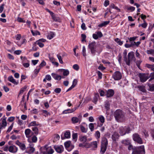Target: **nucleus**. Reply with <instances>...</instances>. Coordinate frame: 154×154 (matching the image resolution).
<instances>
[{"label": "nucleus", "mask_w": 154, "mask_h": 154, "mask_svg": "<svg viewBox=\"0 0 154 154\" xmlns=\"http://www.w3.org/2000/svg\"><path fill=\"white\" fill-rule=\"evenodd\" d=\"M116 119L118 122H122L124 120V113L120 109L116 110L114 113Z\"/></svg>", "instance_id": "obj_1"}, {"label": "nucleus", "mask_w": 154, "mask_h": 154, "mask_svg": "<svg viewBox=\"0 0 154 154\" xmlns=\"http://www.w3.org/2000/svg\"><path fill=\"white\" fill-rule=\"evenodd\" d=\"M133 149L132 154H144L145 151L143 145L135 147Z\"/></svg>", "instance_id": "obj_2"}, {"label": "nucleus", "mask_w": 154, "mask_h": 154, "mask_svg": "<svg viewBox=\"0 0 154 154\" xmlns=\"http://www.w3.org/2000/svg\"><path fill=\"white\" fill-rule=\"evenodd\" d=\"M108 144V141L106 138H103L102 139L101 142V148L100 152L103 154L106 151Z\"/></svg>", "instance_id": "obj_3"}, {"label": "nucleus", "mask_w": 154, "mask_h": 154, "mask_svg": "<svg viewBox=\"0 0 154 154\" xmlns=\"http://www.w3.org/2000/svg\"><path fill=\"white\" fill-rule=\"evenodd\" d=\"M130 131V129L129 127H121L119 128V132L121 136H123L126 133H129Z\"/></svg>", "instance_id": "obj_4"}, {"label": "nucleus", "mask_w": 154, "mask_h": 154, "mask_svg": "<svg viewBox=\"0 0 154 154\" xmlns=\"http://www.w3.org/2000/svg\"><path fill=\"white\" fill-rule=\"evenodd\" d=\"M88 47L91 51V54L93 55L95 54L96 52H97V46L95 42L90 43L88 45Z\"/></svg>", "instance_id": "obj_5"}, {"label": "nucleus", "mask_w": 154, "mask_h": 154, "mask_svg": "<svg viewBox=\"0 0 154 154\" xmlns=\"http://www.w3.org/2000/svg\"><path fill=\"white\" fill-rule=\"evenodd\" d=\"M128 60H127L125 62L127 65H130V62L132 61L135 60L134 54L133 52H130L128 53Z\"/></svg>", "instance_id": "obj_6"}, {"label": "nucleus", "mask_w": 154, "mask_h": 154, "mask_svg": "<svg viewBox=\"0 0 154 154\" xmlns=\"http://www.w3.org/2000/svg\"><path fill=\"white\" fill-rule=\"evenodd\" d=\"M37 137L35 135L32 137V139H28L27 141L29 143V147H33L34 145L33 143H36L37 141Z\"/></svg>", "instance_id": "obj_7"}, {"label": "nucleus", "mask_w": 154, "mask_h": 154, "mask_svg": "<svg viewBox=\"0 0 154 154\" xmlns=\"http://www.w3.org/2000/svg\"><path fill=\"white\" fill-rule=\"evenodd\" d=\"M7 118L5 116L1 119L0 121L2 122H0V129L5 128L7 125V122L6 121Z\"/></svg>", "instance_id": "obj_8"}, {"label": "nucleus", "mask_w": 154, "mask_h": 154, "mask_svg": "<svg viewBox=\"0 0 154 154\" xmlns=\"http://www.w3.org/2000/svg\"><path fill=\"white\" fill-rule=\"evenodd\" d=\"M133 138L135 141L137 142L138 143L140 144L143 143L142 140L138 134L135 133L133 134Z\"/></svg>", "instance_id": "obj_9"}, {"label": "nucleus", "mask_w": 154, "mask_h": 154, "mask_svg": "<svg viewBox=\"0 0 154 154\" xmlns=\"http://www.w3.org/2000/svg\"><path fill=\"white\" fill-rule=\"evenodd\" d=\"M139 77L140 79V81L143 82H144L148 79L149 76L148 75L143 73H140L139 75Z\"/></svg>", "instance_id": "obj_10"}, {"label": "nucleus", "mask_w": 154, "mask_h": 154, "mask_svg": "<svg viewBox=\"0 0 154 154\" xmlns=\"http://www.w3.org/2000/svg\"><path fill=\"white\" fill-rule=\"evenodd\" d=\"M82 116L81 115H79L78 117H73L71 119L72 122L73 124H75L78 123H80L81 122Z\"/></svg>", "instance_id": "obj_11"}, {"label": "nucleus", "mask_w": 154, "mask_h": 154, "mask_svg": "<svg viewBox=\"0 0 154 154\" xmlns=\"http://www.w3.org/2000/svg\"><path fill=\"white\" fill-rule=\"evenodd\" d=\"M122 75L119 71H117L114 72L112 75V77L115 80H119L121 79Z\"/></svg>", "instance_id": "obj_12"}, {"label": "nucleus", "mask_w": 154, "mask_h": 154, "mask_svg": "<svg viewBox=\"0 0 154 154\" xmlns=\"http://www.w3.org/2000/svg\"><path fill=\"white\" fill-rule=\"evenodd\" d=\"M25 133L26 136L28 139H32V136L33 135V133L29 129H26L25 130Z\"/></svg>", "instance_id": "obj_13"}, {"label": "nucleus", "mask_w": 154, "mask_h": 154, "mask_svg": "<svg viewBox=\"0 0 154 154\" xmlns=\"http://www.w3.org/2000/svg\"><path fill=\"white\" fill-rule=\"evenodd\" d=\"M54 147L56 152L59 153H61L64 150V147L61 145L54 146Z\"/></svg>", "instance_id": "obj_14"}, {"label": "nucleus", "mask_w": 154, "mask_h": 154, "mask_svg": "<svg viewBox=\"0 0 154 154\" xmlns=\"http://www.w3.org/2000/svg\"><path fill=\"white\" fill-rule=\"evenodd\" d=\"M93 37L95 39H97L99 38H101L103 36V34L100 31H98L93 34Z\"/></svg>", "instance_id": "obj_15"}, {"label": "nucleus", "mask_w": 154, "mask_h": 154, "mask_svg": "<svg viewBox=\"0 0 154 154\" xmlns=\"http://www.w3.org/2000/svg\"><path fill=\"white\" fill-rule=\"evenodd\" d=\"M17 148L14 145H12L9 147V151L13 153H16L17 152Z\"/></svg>", "instance_id": "obj_16"}, {"label": "nucleus", "mask_w": 154, "mask_h": 154, "mask_svg": "<svg viewBox=\"0 0 154 154\" xmlns=\"http://www.w3.org/2000/svg\"><path fill=\"white\" fill-rule=\"evenodd\" d=\"M15 143L17 145H18L23 150H24L26 149L25 144L20 142L18 140L17 141L15 142Z\"/></svg>", "instance_id": "obj_17"}, {"label": "nucleus", "mask_w": 154, "mask_h": 154, "mask_svg": "<svg viewBox=\"0 0 154 154\" xmlns=\"http://www.w3.org/2000/svg\"><path fill=\"white\" fill-rule=\"evenodd\" d=\"M114 94V91L112 89H109L107 91L106 96L107 97H112Z\"/></svg>", "instance_id": "obj_18"}, {"label": "nucleus", "mask_w": 154, "mask_h": 154, "mask_svg": "<svg viewBox=\"0 0 154 154\" xmlns=\"http://www.w3.org/2000/svg\"><path fill=\"white\" fill-rule=\"evenodd\" d=\"M35 151V149L32 147H27L26 149V152L28 154L33 153Z\"/></svg>", "instance_id": "obj_19"}, {"label": "nucleus", "mask_w": 154, "mask_h": 154, "mask_svg": "<svg viewBox=\"0 0 154 154\" xmlns=\"http://www.w3.org/2000/svg\"><path fill=\"white\" fill-rule=\"evenodd\" d=\"M8 79L9 81L16 85H17L19 82L18 81H16L13 77L11 75L9 76L8 77Z\"/></svg>", "instance_id": "obj_20"}, {"label": "nucleus", "mask_w": 154, "mask_h": 154, "mask_svg": "<svg viewBox=\"0 0 154 154\" xmlns=\"http://www.w3.org/2000/svg\"><path fill=\"white\" fill-rule=\"evenodd\" d=\"M51 75L52 77L55 79L56 80H60L62 78V77L61 75H58L54 73H52Z\"/></svg>", "instance_id": "obj_21"}, {"label": "nucleus", "mask_w": 154, "mask_h": 154, "mask_svg": "<svg viewBox=\"0 0 154 154\" xmlns=\"http://www.w3.org/2000/svg\"><path fill=\"white\" fill-rule=\"evenodd\" d=\"M98 119L101 123V124H100V126H102L105 122V118L103 116L100 115L98 117Z\"/></svg>", "instance_id": "obj_22"}, {"label": "nucleus", "mask_w": 154, "mask_h": 154, "mask_svg": "<svg viewBox=\"0 0 154 154\" xmlns=\"http://www.w3.org/2000/svg\"><path fill=\"white\" fill-rule=\"evenodd\" d=\"M119 135L116 132H115L112 135V139L114 141L116 140L119 138Z\"/></svg>", "instance_id": "obj_23"}, {"label": "nucleus", "mask_w": 154, "mask_h": 154, "mask_svg": "<svg viewBox=\"0 0 154 154\" xmlns=\"http://www.w3.org/2000/svg\"><path fill=\"white\" fill-rule=\"evenodd\" d=\"M64 146L66 149L69 148L70 146H72V145L71 144V142L70 141H68L65 142L64 143Z\"/></svg>", "instance_id": "obj_24"}, {"label": "nucleus", "mask_w": 154, "mask_h": 154, "mask_svg": "<svg viewBox=\"0 0 154 154\" xmlns=\"http://www.w3.org/2000/svg\"><path fill=\"white\" fill-rule=\"evenodd\" d=\"M146 66L151 69L152 71H154V64L151 65L149 64H146Z\"/></svg>", "instance_id": "obj_25"}, {"label": "nucleus", "mask_w": 154, "mask_h": 154, "mask_svg": "<svg viewBox=\"0 0 154 154\" xmlns=\"http://www.w3.org/2000/svg\"><path fill=\"white\" fill-rule=\"evenodd\" d=\"M99 97V95L98 94H95L94 97L93 101L95 104L96 103L97 101L98 98Z\"/></svg>", "instance_id": "obj_26"}, {"label": "nucleus", "mask_w": 154, "mask_h": 154, "mask_svg": "<svg viewBox=\"0 0 154 154\" xmlns=\"http://www.w3.org/2000/svg\"><path fill=\"white\" fill-rule=\"evenodd\" d=\"M55 35V33L53 32H51L48 35L47 38L49 40L52 39Z\"/></svg>", "instance_id": "obj_27"}, {"label": "nucleus", "mask_w": 154, "mask_h": 154, "mask_svg": "<svg viewBox=\"0 0 154 154\" xmlns=\"http://www.w3.org/2000/svg\"><path fill=\"white\" fill-rule=\"evenodd\" d=\"M47 152L48 154H52L54 152V151L51 147H49L47 149Z\"/></svg>", "instance_id": "obj_28"}, {"label": "nucleus", "mask_w": 154, "mask_h": 154, "mask_svg": "<svg viewBox=\"0 0 154 154\" xmlns=\"http://www.w3.org/2000/svg\"><path fill=\"white\" fill-rule=\"evenodd\" d=\"M81 141L85 142L87 140V136H81L79 137Z\"/></svg>", "instance_id": "obj_29"}, {"label": "nucleus", "mask_w": 154, "mask_h": 154, "mask_svg": "<svg viewBox=\"0 0 154 154\" xmlns=\"http://www.w3.org/2000/svg\"><path fill=\"white\" fill-rule=\"evenodd\" d=\"M61 70L63 72V75L64 76H67L69 74V71L68 69H62Z\"/></svg>", "instance_id": "obj_30"}, {"label": "nucleus", "mask_w": 154, "mask_h": 154, "mask_svg": "<svg viewBox=\"0 0 154 154\" xmlns=\"http://www.w3.org/2000/svg\"><path fill=\"white\" fill-rule=\"evenodd\" d=\"M64 136L65 138H69L70 137V131H66L64 133Z\"/></svg>", "instance_id": "obj_31"}, {"label": "nucleus", "mask_w": 154, "mask_h": 154, "mask_svg": "<svg viewBox=\"0 0 154 154\" xmlns=\"http://www.w3.org/2000/svg\"><path fill=\"white\" fill-rule=\"evenodd\" d=\"M39 125V124H37L35 121H33L29 124L28 127H30L33 126H38Z\"/></svg>", "instance_id": "obj_32"}, {"label": "nucleus", "mask_w": 154, "mask_h": 154, "mask_svg": "<svg viewBox=\"0 0 154 154\" xmlns=\"http://www.w3.org/2000/svg\"><path fill=\"white\" fill-rule=\"evenodd\" d=\"M91 143V147L94 148H97V143L96 141H93Z\"/></svg>", "instance_id": "obj_33"}, {"label": "nucleus", "mask_w": 154, "mask_h": 154, "mask_svg": "<svg viewBox=\"0 0 154 154\" xmlns=\"http://www.w3.org/2000/svg\"><path fill=\"white\" fill-rule=\"evenodd\" d=\"M94 124L95 123H90L89 125V128L90 129L91 131H93L94 129Z\"/></svg>", "instance_id": "obj_34"}, {"label": "nucleus", "mask_w": 154, "mask_h": 154, "mask_svg": "<svg viewBox=\"0 0 154 154\" xmlns=\"http://www.w3.org/2000/svg\"><path fill=\"white\" fill-rule=\"evenodd\" d=\"M51 79V77L49 75H46L45 78L43 79V81L44 82H46V80L48 81H50Z\"/></svg>", "instance_id": "obj_35"}, {"label": "nucleus", "mask_w": 154, "mask_h": 154, "mask_svg": "<svg viewBox=\"0 0 154 154\" xmlns=\"http://www.w3.org/2000/svg\"><path fill=\"white\" fill-rule=\"evenodd\" d=\"M143 23L142 24H140L139 25V27L142 26L143 28H146L147 25V23H146L145 20H143Z\"/></svg>", "instance_id": "obj_36"}, {"label": "nucleus", "mask_w": 154, "mask_h": 154, "mask_svg": "<svg viewBox=\"0 0 154 154\" xmlns=\"http://www.w3.org/2000/svg\"><path fill=\"white\" fill-rule=\"evenodd\" d=\"M122 143L126 145H128L130 144V141L128 140H125L122 141Z\"/></svg>", "instance_id": "obj_37"}, {"label": "nucleus", "mask_w": 154, "mask_h": 154, "mask_svg": "<svg viewBox=\"0 0 154 154\" xmlns=\"http://www.w3.org/2000/svg\"><path fill=\"white\" fill-rule=\"evenodd\" d=\"M32 130L33 131L35 134L37 135L38 134V131L37 128L36 127H33L32 128Z\"/></svg>", "instance_id": "obj_38"}, {"label": "nucleus", "mask_w": 154, "mask_h": 154, "mask_svg": "<svg viewBox=\"0 0 154 154\" xmlns=\"http://www.w3.org/2000/svg\"><path fill=\"white\" fill-rule=\"evenodd\" d=\"M115 41L120 45H122L123 44V42L121 41V40L118 38H116L115 39Z\"/></svg>", "instance_id": "obj_39"}, {"label": "nucleus", "mask_w": 154, "mask_h": 154, "mask_svg": "<svg viewBox=\"0 0 154 154\" xmlns=\"http://www.w3.org/2000/svg\"><path fill=\"white\" fill-rule=\"evenodd\" d=\"M20 58L22 60V63H24L29 62V61L25 57H20Z\"/></svg>", "instance_id": "obj_40"}, {"label": "nucleus", "mask_w": 154, "mask_h": 154, "mask_svg": "<svg viewBox=\"0 0 154 154\" xmlns=\"http://www.w3.org/2000/svg\"><path fill=\"white\" fill-rule=\"evenodd\" d=\"M72 109H66L64 111H63V114H67V113H72Z\"/></svg>", "instance_id": "obj_41"}, {"label": "nucleus", "mask_w": 154, "mask_h": 154, "mask_svg": "<svg viewBox=\"0 0 154 154\" xmlns=\"http://www.w3.org/2000/svg\"><path fill=\"white\" fill-rule=\"evenodd\" d=\"M31 31L33 35H40V33L39 32L37 31H34L32 29L31 30Z\"/></svg>", "instance_id": "obj_42"}, {"label": "nucleus", "mask_w": 154, "mask_h": 154, "mask_svg": "<svg viewBox=\"0 0 154 154\" xmlns=\"http://www.w3.org/2000/svg\"><path fill=\"white\" fill-rule=\"evenodd\" d=\"M109 23V21H105L103 23L100 24L99 25V26L100 27H103L107 25Z\"/></svg>", "instance_id": "obj_43"}, {"label": "nucleus", "mask_w": 154, "mask_h": 154, "mask_svg": "<svg viewBox=\"0 0 154 154\" xmlns=\"http://www.w3.org/2000/svg\"><path fill=\"white\" fill-rule=\"evenodd\" d=\"M127 51L126 50H125L124 51L123 53V56L124 57V60L126 62L127 61Z\"/></svg>", "instance_id": "obj_44"}, {"label": "nucleus", "mask_w": 154, "mask_h": 154, "mask_svg": "<svg viewBox=\"0 0 154 154\" xmlns=\"http://www.w3.org/2000/svg\"><path fill=\"white\" fill-rule=\"evenodd\" d=\"M110 104L108 101H106L105 102V108L107 109L108 110L109 109Z\"/></svg>", "instance_id": "obj_45"}, {"label": "nucleus", "mask_w": 154, "mask_h": 154, "mask_svg": "<svg viewBox=\"0 0 154 154\" xmlns=\"http://www.w3.org/2000/svg\"><path fill=\"white\" fill-rule=\"evenodd\" d=\"M80 129L81 131L83 133H86L87 132V129L85 128L82 125L80 126Z\"/></svg>", "instance_id": "obj_46"}, {"label": "nucleus", "mask_w": 154, "mask_h": 154, "mask_svg": "<svg viewBox=\"0 0 154 154\" xmlns=\"http://www.w3.org/2000/svg\"><path fill=\"white\" fill-rule=\"evenodd\" d=\"M36 43L38 45L39 47L41 48H42L44 46V44L42 42H40V41H37L36 42Z\"/></svg>", "instance_id": "obj_47"}, {"label": "nucleus", "mask_w": 154, "mask_h": 154, "mask_svg": "<svg viewBox=\"0 0 154 154\" xmlns=\"http://www.w3.org/2000/svg\"><path fill=\"white\" fill-rule=\"evenodd\" d=\"M57 56L58 59L59 60L60 63L61 64H63V62L62 60L61 57L59 54H57Z\"/></svg>", "instance_id": "obj_48"}, {"label": "nucleus", "mask_w": 154, "mask_h": 154, "mask_svg": "<svg viewBox=\"0 0 154 154\" xmlns=\"http://www.w3.org/2000/svg\"><path fill=\"white\" fill-rule=\"evenodd\" d=\"M72 68L74 69L77 71L79 69V66L77 64L74 65L72 66Z\"/></svg>", "instance_id": "obj_49"}, {"label": "nucleus", "mask_w": 154, "mask_h": 154, "mask_svg": "<svg viewBox=\"0 0 154 154\" xmlns=\"http://www.w3.org/2000/svg\"><path fill=\"white\" fill-rule=\"evenodd\" d=\"M82 53L84 56L85 57L86 56V49L85 46L83 47Z\"/></svg>", "instance_id": "obj_50"}, {"label": "nucleus", "mask_w": 154, "mask_h": 154, "mask_svg": "<svg viewBox=\"0 0 154 154\" xmlns=\"http://www.w3.org/2000/svg\"><path fill=\"white\" fill-rule=\"evenodd\" d=\"M52 19L55 21H57L59 20V19L58 17H56L54 14L52 15Z\"/></svg>", "instance_id": "obj_51"}, {"label": "nucleus", "mask_w": 154, "mask_h": 154, "mask_svg": "<svg viewBox=\"0 0 154 154\" xmlns=\"http://www.w3.org/2000/svg\"><path fill=\"white\" fill-rule=\"evenodd\" d=\"M147 53L148 54L154 55V50L151 49L147 51Z\"/></svg>", "instance_id": "obj_52"}, {"label": "nucleus", "mask_w": 154, "mask_h": 154, "mask_svg": "<svg viewBox=\"0 0 154 154\" xmlns=\"http://www.w3.org/2000/svg\"><path fill=\"white\" fill-rule=\"evenodd\" d=\"M91 143H86L84 144V146L86 148H89L91 147Z\"/></svg>", "instance_id": "obj_53"}, {"label": "nucleus", "mask_w": 154, "mask_h": 154, "mask_svg": "<svg viewBox=\"0 0 154 154\" xmlns=\"http://www.w3.org/2000/svg\"><path fill=\"white\" fill-rule=\"evenodd\" d=\"M14 125V123H12V124L10 126H9L7 131V133H9V132L12 130V128H13V126Z\"/></svg>", "instance_id": "obj_54"}, {"label": "nucleus", "mask_w": 154, "mask_h": 154, "mask_svg": "<svg viewBox=\"0 0 154 154\" xmlns=\"http://www.w3.org/2000/svg\"><path fill=\"white\" fill-rule=\"evenodd\" d=\"M26 88V86H25L24 87L20 89L19 94H20L23 93L25 91Z\"/></svg>", "instance_id": "obj_55"}, {"label": "nucleus", "mask_w": 154, "mask_h": 154, "mask_svg": "<svg viewBox=\"0 0 154 154\" xmlns=\"http://www.w3.org/2000/svg\"><path fill=\"white\" fill-rule=\"evenodd\" d=\"M17 21L19 22L25 23V21L23 19L20 17H18L17 19Z\"/></svg>", "instance_id": "obj_56"}, {"label": "nucleus", "mask_w": 154, "mask_h": 154, "mask_svg": "<svg viewBox=\"0 0 154 154\" xmlns=\"http://www.w3.org/2000/svg\"><path fill=\"white\" fill-rule=\"evenodd\" d=\"M46 63L43 60L42 62V63L39 65V67L40 68H41L43 66H45L46 65Z\"/></svg>", "instance_id": "obj_57"}, {"label": "nucleus", "mask_w": 154, "mask_h": 154, "mask_svg": "<svg viewBox=\"0 0 154 154\" xmlns=\"http://www.w3.org/2000/svg\"><path fill=\"white\" fill-rule=\"evenodd\" d=\"M77 79H74L72 82V86H73L72 87L73 88L75 87V86L77 84Z\"/></svg>", "instance_id": "obj_58"}, {"label": "nucleus", "mask_w": 154, "mask_h": 154, "mask_svg": "<svg viewBox=\"0 0 154 154\" xmlns=\"http://www.w3.org/2000/svg\"><path fill=\"white\" fill-rule=\"evenodd\" d=\"M15 119V117H9L8 119V121L9 122H12L14 121Z\"/></svg>", "instance_id": "obj_59"}, {"label": "nucleus", "mask_w": 154, "mask_h": 154, "mask_svg": "<svg viewBox=\"0 0 154 154\" xmlns=\"http://www.w3.org/2000/svg\"><path fill=\"white\" fill-rule=\"evenodd\" d=\"M81 37L82 38L81 41L82 42H83L84 41H85L86 36L84 34H82L81 35Z\"/></svg>", "instance_id": "obj_60"}, {"label": "nucleus", "mask_w": 154, "mask_h": 154, "mask_svg": "<svg viewBox=\"0 0 154 154\" xmlns=\"http://www.w3.org/2000/svg\"><path fill=\"white\" fill-rule=\"evenodd\" d=\"M95 136L97 138H99L100 137V132L98 131H96L95 133Z\"/></svg>", "instance_id": "obj_61"}, {"label": "nucleus", "mask_w": 154, "mask_h": 154, "mask_svg": "<svg viewBox=\"0 0 154 154\" xmlns=\"http://www.w3.org/2000/svg\"><path fill=\"white\" fill-rule=\"evenodd\" d=\"M128 10L133 11L135 10V8L133 6H130L128 8Z\"/></svg>", "instance_id": "obj_62"}, {"label": "nucleus", "mask_w": 154, "mask_h": 154, "mask_svg": "<svg viewBox=\"0 0 154 154\" xmlns=\"http://www.w3.org/2000/svg\"><path fill=\"white\" fill-rule=\"evenodd\" d=\"M149 90L151 91H154V85H150L149 86Z\"/></svg>", "instance_id": "obj_63"}, {"label": "nucleus", "mask_w": 154, "mask_h": 154, "mask_svg": "<svg viewBox=\"0 0 154 154\" xmlns=\"http://www.w3.org/2000/svg\"><path fill=\"white\" fill-rule=\"evenodd\" d=\"M150 76H151V78L149 79V81H151L152 79H154V72L151 73L150 74Z\"/></svg>", "instance_id": "obj_64"}]
</instances>
